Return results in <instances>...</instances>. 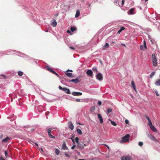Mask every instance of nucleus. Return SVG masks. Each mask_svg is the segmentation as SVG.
Listing matches in <instances>:
<instances>
[{
  "label": "nucleus",
  "mask_w": 160,
  "mask_h": 160,
  "mask_svg": "<svg viewBox=\"0 0 160 160\" xmlns=\"http://www.w3.org/2000/svg\"><path fill=\"white\" fill-rule=\"evenodd\" d=\"M155 84L157 86H160V79H158L155 83Z\"/></svg>",
  "instance_id": "b1692460"
},
{
  "label": "nucleus",
  "mask_w": 160,
  "mask_h": 160,
  "mask_svg": "<svg viewBox=\"0 0 160 160\" xmlns=\"http://www.w3.org/2000/svg\"><path fill=\"white\" fill-rule=\"evenodd\" d=\"M111 124L114 126H116L117 125V124L114 121H111Z\"/></svg>",
  "instance_id": "473e14b6"
},
{
  "label": "nucleus",
  "mask_w": 160,
  "mask_h": 160,
  "mask_svg": "<svg viewBox=\"0 0 160 160\" xmlns=\"http://www.w3.org/2000/svg\"><path fill=\"white\" fill-rule=\"evenodd\" d=\"M140 48L142 50H145L147 49L146 45H142L140 46Z\"/></svg>",
  "instance_id": "ddd939ff"
},
{
  "label": "nucleus",
  "mask_w": 160,
  "mask_h": 160,
  "mask_svg": "<svg viewBox=\"0 0 160 160\" xmlns=\"http://www.w3.org/2000/svg\"><path fill=\"white\" fill-rule=\"evenodd\" d=\"M132 158L130 156H122L121 157V160H131Z\"/></svg>",
  "instance_id": "20e7f679"
},
{
  "label": "nucleus",
  "mask_w": 160,
  "mask_h": 160,
  "mask_svg": "<svg viewBox=\"0 0 160 160\" xmlns=\"http://www.w3.org/2000/svg\"><path fill=\"white\" fill-rule=\"evenodd\" d=\"M151 41L152 42V43H153V42H152V40H151Z\"/></svg>",
  "instance_id": "774afa93"
},
{
  "label": "nucleus",
  "mask_w": 160,
  "mask_h": 160,
  "mask_svg": "<svg viewBox=\"0 0 160 160\" xmlns=\"http://www.w3.org/2000/svg\"><path fill=\"white\" fill-rule=\"evenodd\" d=\"M46 69L49 72H52V71H53L52 68L49 66H47L46 67Z\"/></svg>",
  "instance_id": "412c9836"
},
{
  "label": "nucleus",
  "mask_w": 160,
  "mask_h": 160,
  "mask_svg": "<svg viewBox=\"0 0 160 160\" xmlns=\"http://www.w3.org/2000/svg\"><path fill=\"white\" fill-rule=\"evenodd\" d=\"M75 140L77 144H78V143H79L78 138L77 137H76L75 138Z\"/></svg>",
  "instance_id": "c85d7f7f"
},
{
  "label": "nucleus",
  "mask_w": 160,
  "mask_h": 160,
  "mask_svg": "<svg viewBox=\"0 0 160 160\" xmlns=\"http://www.w3.org/2000/svg\"><path fill=\"white\" fill-rule=\"evenodd\" d=\"M97 116L98 118L99 119L100 122L101 123H103V120L101 114L100 113H98Z\"/></svg>",
  "instance_id": "0eeeda50"
},
{
  "label": "nucleus",
  "mask_w": 160,
  "mask_h": 160,
  "mask_svg": "<svg viewBox=\"0 0 160 160\" xmlns=\"http://www.w3.org/2000/svg\"><path fill=\"white\" fill-rule=\"evenodd\" d=\"M48 135L49 137L51 138H55V137L53 136L51 134V128H48Z\"/></svg>",
  "instance_id": "39448f33"
},
{
  "label": "nucleus",
  "mask_w": 160,
  "mask_h": 160,
  "mask_svg": "<svg viewBox=\"0 0 160 160\" xmlns=\"http://www.w3.org/2000/svg\"><path fill=\"white\" fill-rule=\"evenodd\" d=\"M69 82H72L75 83H77L80 82L79 81L78 79L77 78L75 79H73L69 81Z\"/></svg>",
  "instance_id": "1a4fd4ad"
},
{
  "label": "nucleus",
  "mask_w": 160,
  "mask_h": 160,
  "mask_svg": "<svg viewBox=\"0 0 160 160\" xmlns=\"http://www.w3.org/2000/svg\"><path fill=\"white\" fill-rule=\"evenodd\" d=\"M121 45L124 47H126V45L122 43Z\"/></svg>",
  "instance_id": "864d4df0"
},
{
  "label": "nucleus",
  "mask_w": 160,
  "mask_h": 160,
  "mask_svg": "<svg viewBox=\"0 0 160 160\" xmlns=\"http://www.w3.org/2000/svg\"><path fill=\"white\" fill-rule=\"evenodd\" d=\"M67 32H68V33H70V31L68 30L67 31Z\"/></svg>",
  "instance_id": "13d9d810"
},
{
  "label": "nucleus",
  "mask_w": 160,
  "mask_h": 160,
  "mask_svg": "<svg viewBox=\"0 0 160 160\" xmlns=\"http://www.w3.org/2000/svg\"><path fill=\"white\" fill-rule=\"evenodd\" d=\"M124 2H125V0H122V6L124 4Z\"/></svg>",
  "instance_id": "79ce46f5"
},
{
  "label": "nucleus",
  "mask_w": 160,
  "mask_h": 160,
  "mask_svg": "<svg viewBox=\"0 0 160 160\" xmlns=\"http://www.w3.org/2000/svg\"><path fill=\"white\" fill-rule=\"evenodd\" d=\"M1 76H3V77H4V78H6V76H5V75H2H2H1Z\"/></svg>",
  "instance_id": "4d7b16f0"
},
{
  "label": "nucleus",
  "mask_w": 160,
  "mask_h": 160,
  "mask_svg": "<svg viewBox=\"0 0 160 160\" xmlns=\"http://www.w3.org/2000/svg\"><path fill=\"white\" fill-rule=\"evenodd\" d=\"M62 148L64 150H68V148L67 147L65 142L63 143L62 146Z\"/></svg>",
  "instance_id": "9b49d317"
},
{
  "label": "nucleus",
  "mask_w": 160,
  "mask_h": 160,
  "mask_svg": "<svg viewBox=\"0 0 160 160\" xmlns=\"http://www.w3.org/2000/svg\"><path fill=\"white\" fill-rule=\"evenodd\" d=\"M70 139H72V142H73V143H75V141H74V139H73L72 138H71Z\"/></svg>",
  "instance_id": "8fccbe9b"
},
{
  "label": "nucleus",
  "mask_w": 160,
  "mask_h": 160,
  "mask_svg": "<svg viewBox=\"0 0 160 160\" xmlns=\"http://www.w3.org/2000/svg\"><path fill=\"white\" fill-rule=\"evenodd\" d=\"M51 25L54 27H55L57 25V22L54 19L53 20V21L52 22Z\"/></svg>",
  "instance_id": "dca6fc26"
},
{
  "label": "nucleus",
  "mask_w": 160,
  "mask_h": 160,
  "mask_svg": "<svg viewBox=\"0 0 160 160\" xmlns=\"http://www.w3.org/2000/svg\"><path fill=\"white\" fill-rule=\"evenodd\" d=\"M131 85H132V87H133L134 91L135 92H137V91L136 89V86H135V84L134 83V82L133 81H132V82H131Z\"/></svg>",
  "instance_id": "f8f14e48"
},
{
  "label": "nucleus",
  "mask_w": 160,
  "mask_h": 160,
  "mask_svg": "<svg viewBox=\"0 0 160 160\" xmlns=\"http://www.w3.org/2000/svg\"><path fill=\"white\" fill-rule=\"evenodd\" d=\"M129 134H127L122 138V140L120 141V142L123 143L128 142L129 140Z\"/></svg>",
  "instance_id": "f257e3e1"
},
{
  "label": "nucleus",
  "mask_w": 160,
  "mask_h": 160,
  "mask_svg": "<svg viewBox=\"0 0 160 160\" xmlns=\"http://www.w3.org/2000/svg\"><path fill=\"white\" fill-rule=\"evenodd\" d=\"M77 132L79 134H82V132L81 130L79 128H78L77 130Z\"/></svg>",
  "instance_id": "393cba45"
},
{
  "label": "nucleus",
  "mask_w": 160,
  "mask_h": 160,
  "mask_svg": "<svg viewBox=\"0 0 160 160\" xmlns=\"http://www.w3.org/2000/svg\"><path fill=\"white\" fill-rule=\"evenodd\" d=\"M35 145L37 146H38V144L36 143H35Z\"/></svg>",
  "instance_id": "69168bd1"
},
{
  "label": "nucleus",
  "mask_w": 160,
  "mask_h": 160,
  "mask_svg": "<svg viewBox=\"0 0 160 160\" xmlns=\"http://www.w3.org/2000/svg\"><path fill=\"white\" fill-rule=\"evenodd\" d=\"M152 60L153 65L154 67H156L157 65V59L156 58L155 54H153L152 56Z\"/></svg>",
  "instance_id": "f03ea898"
},
{
  "label": "nucleus",
  "mask_w": 160,
  "mask_h": 160,
  "mask_svg": "<svg viewBox=\"0 0 160 160\" xmlns=\"http://www.w3.org/2000/svg\"><path fill=\"white\" fill-rule=\"evenodd\" d=\"M5 156L6 157H7V155L8 154V152H7V151H5Z\"/></svg>",
  "instance_id": "09e8293b"
},
{
  "label": "nucleus",
  "mask_w": 160,
  "mask_h": 160,
  "mask_svg": "<svg viewBox=\"0 0 160 160\" xmlns=\"http://www.w3.org/2000/svg\"><path fill=\"white\" fill-rule=\"evenodd\" d=\"M146 45V42L145 41H144V45Z\"/></svg>",
  "instance_id": "bf43d9fd"
},
{
  "label": "nucleus",
  "mask_w": 160,
  "mask_h": 160,
  "mask_svg": "<svg viewBox=\"0 0 160 160\" xmlns=\"http://www.w3.org/2000/svg\"><path fill=\"white\" fill-rule=\"evenodd\" d=\"M52 73L53 74H54L55 75H56L57 76H59L58 74L57 73L54 71H52Z\"/></svg>",
  "instance_id": "f704fd0d"
},
{
  "label": "nucleus",
  "mask_w": 160,
  "mask_h": 160,
  "mask_svg": "<svg viewBox=\"0 0 160 160\" xmlns=\"http://www.w3.org/2000/svg\"><path fill=\"white\" fill-rule=\"evenodd\" d=\"M155 92L156 95L157 96H159V94L158 93V91H155Z\"/></svg>",
  "instance_id": "c03bdc74"
},
{
  "label": "nucleus",
  "mask_w": 160,
  "mask_h": 160,
  "mask_svg": "<svg viewBox=\"0 0 160 160\" xmlns=\"http://www.w3.org/2000/svg\"><path fill=\"white\" fill-rule=\"evenodd\" d=\"M55 16L56 17L58 16V14H56Z\"/></svg>",
  "instance_id": "0e129e2a"
},
{
  "label": "nucleus",
  "mask_w": 160,
  "mask_h": 160,
  "mask_svg": "<svg viewBox=\"0 0 160 160\" xmlns=\"http://www.w3.org/2000/svg\"><path fill=\"white\" fill-rule=\"evenodd\" d=\"M134 9L133 8H131L128 12V14L129 15H132L134 14L133 12L134 11Z\"/></svg>",
  "instance_id": "4468645a"
},
{
  "label": "nucleus",
  "mask_w": 160,
  "mask_h": 160,
  "mask_svg": "<svg viewBox=\"0 0 160 160\" xmlns=\"http://www.w3.org/2000/svg\"><path fill=\"white\" fill-rule=\"evenodd\" d=\"M80 14V12L77 11L76 12V14H75V17L77 18L78 17Z\"/></svg>",
  "instance_id": "bb28decb"
},
{
  "label": "nucleus",
  "mask_w": 160,
  "mask_h": 160,
  "mask_svg": "<svg viewBox=\"0 0 160 160\" xmlns=\"http://www.w3.org/2000/svg\"><path fill=\"white\" fill-rule=\"evenodd\" d=\"M143 145V142H138V145L140 146L141 147Z\"/></svg>",
  "instance_id": "c9c22d12"
},
{
  "label": "nucleus",
  "mask_w": 160,
  "mask_h": 160,
  "mask_svg": "<svg viewBox=\"0 0 160 160\" xmlns=\"http://www.w3.org/2000/svg\"><path fill=\"white\" fill-rule=\"evenodd\" d=\"M111 43H115V42H113V41H112V42H111Z\"/></svg>",
  "instance_id": "052dcab7"
},
{
  "label": "nucleus",
  "mask_w": 160,
  "mask_h": 160,
  "mask_svg": "<svg viewBox=\"0 0 160 160\" xmlns=\"http://www.w3.org/2000/svg\"><path fill=\"white\" fill-rule=\"evenodd\" d=\"M70 71V72H72V70H69V69H68V70H67V71Z\"/></svg>",
  "instance_id": "6e6d98bb"
},
{
  "label": "nucleus",
  "mask_w": 160,
  "mask_h": 160,
  "mask_svg": "<svg viewBox=\"0 0 160 160\" xmlns=\"http://www.w3.org/2000/svg\"><path fill=\"white\" fill-rule=\"evenodd\" d=\"M66 75L68 77H72V73L70 72H66Z\"/></svg>",
  "instance_id": "4be33fe9"
},
{
  "label": "nucleus",
  "mask_w": 160,
  "mask_h": 160,
  "mask_svg": "<svg viewBox=\"0 0 160 160\" xmlns=\"http://www.w3.org/2000/svg\"><path fill=\"white\" fill-rule=\"evenodd\" d=\"M125 122L126 124H128L129 123V121L127 119H126L125 121Z\"/></svg>",
  "instance_id": "a19ab883"
},
{
  "label": "nucleus",
  "mask_w": 160,
  "mask_h": 160,
  "mask_svg": "<svg viewBox=\"0 0 160 160\" xmlns=\"http://www.w3.org/2000/svg\"><path fill=\"white\" fill-rule=\"evenodd\" d=\"M58 88L60 90H62L63 91V90H64V88H63L62 87L60 86H59V88Z\"/></svg>",
  "instance_id": "ea45409f"
},
{
  "label": "nucleus",
  "mask_w": 160,
  "mask_h": 160,
  "mask_svg": "<svg viewBox=\"0 0 160 160\" xmlns=\"http://www.w3.org/2000/svg\"><path fill=\"white\" fill-rule=\"evenodd\" d=\"M72 94L75 96H78L81 95L82 93L80 92H73L72 93Z\"/></svg>",
  "instance_id": "423d86ee"
},
{
  "label": "nucleus",
  "mask_w": 160,
  "mask_h": 160,
  "mask_svg": "<svg viewBox=\"0 0 160 160\" xmlns=\"http://www.w3.org/2000/svg\"><path fill=\"white\" fill-rule=\"evenodd\" d=\"M55 152L56 154V155H58L59 154L60 151L58 149H55Z\"/></svg>",
  "instance_id": "a878e982"
},
{
  "label": "nucleus",
  "mask_w": 160,
  "mask_h": 160,
  "mask_svg": "<svg viewBox=\"0 0 160 160\" xmlns=\"http://www.w3.org/2000/svg\"><path fill=\"white\" fill-rule=\"evenodd\" d=\"M98 104L99 105H100L102 104V102L101 101H99L98 102Z\"/></svg>",
  "instance_id": "49530a36"
},
{
  "label": "nucleus",
  "mask_w": 160,
  "mask_h": 160,
  "mask_svg": "<svg viewBox=\"0 0 160 160\" xmlns=\"http://www.w3.org/2000/svg\"><path fill=\"white\" fill-rule=\"evenodd\" d=\"M78 124H79V125H82V124H81V123H78Z\"/></svg>",
  "instance_id": "e2e57ef3"
},
{
  "label": "nucleus",
  "mask_w": 160,
  "mask_h": 160,
  "mask_svg": "<svg viewBox=\"0 0 160 160\" xmlns=\"http://www.w3.org/2000/svg\"><path fill=\"white\" fill-rule=\"evenodd\" d=\"M112 111V109L111 108H108L107 110V113H109Z\"/></svg>",
  "instance_id": "5701e85b"
},
{
  "label": "nucleus",
  "mask_w": 160,
  "mask_h": 160,
  "mask_svg": "<svg viewBox=\"0 0 160 160\" xmlns=\"http://www.w3.org/2000/svg\"><path fill=\"white\" fill-rule=\"evenodd\" d=\"M0 160H5V159L3 158L2 157L0 158Z\"/></svg>",
  "instance_id": "603ef678"
},
{
  "label": "nucleus",
  "mask_w": 160,
  "mask_h": 160,
  "mask_svg": "<svg viewBox=\"0 0 160 160\" xmlns=\"http://www.w3.org/2000/svg\"><path fill=\"white\" fill-rule=\"evenodd\" d=\"M65 155L67 157H70V156L66 152L65 153Z\"/></svg>",
  "instance_id": "37998d69"
},
{
  "label": "nucleus",
  "mask_w": 160,
  "mask_h": 160,
  "mask_svg": "<svg viewBox=\"0 0 160 160\" xmlns=\"http://www.w3.org/2000/svg\"><path fill=\"white\" fill-rule=\"evenodd\" d=\"M145 117L148 119V121H151L150 118L148 116H146Z\"/></svg>",
  "instance_id": "58836bf2"
},
{
  "label": "nucleus",
  "mask_w": 160,
  "mask_h": 160,
  "mask_svg": "<svg viewBox=\"0 0 160 160\" xmlns=\"http://www.w3.org/2000/svg\"><path fill=\"white\" fill-rule=\"evenodd\" d=\"M78 147L81 148H83V145L81 144L79 142L78 144Z\"/></svg>",
  "instance_id": "72a5a7b5"
},
{
  "label": "nucleus",
  "mask_w": 160,
  "mask_h": 160,
  "mask_svg": "<svg viewBox=\"0 0 160 160\" xmlns=\"http://www.w3.org/2000/svg\"><path fill=\"white\" fill-rule=\"evenodd\" d=\"M148 137L150 138L152 140L155 141L156 140V138L152 135H148Z\"/></svg>",
  "instance_id": "f3484780"
},
{
  "label": "nucleus",
  "mask_w": 160,
  "mask_h": 160,
  "mask_svg": "<svg viewBox=\"0 0 160 160\" xmlns=\"http://www.w3.org/2000/svg\"><path fill=\"white\" fill-rule=\"evenodd\" d=\"M75 146L74 145H73V146L72 147H71V149H73L74 148H75Z\"/></svg>",
  "instance_id": "de8ad7c7"
},
{
  "label": "nucleus",
  "mask_w": 160,
  "mask_h": 160,
  "mask_svg": "<svg viewBox=\"0 0 160 160\" xmlns=\"http://www.w3.org/2000/svg\"><path fill=\"white\" fill-rule=\"evenodd\" d=\"M148 125L150 127L153 126L152 125V122L151 121H148Z\"/></svg>",
  "instance_id": "e433bc0d"
},
{
  "label": "nucleus",
  "mask_w": 160,
  "mask_h": 160,
  "mask_svg": "<svg viewBox=\"0 0 160 160\" xmlns=\"http://www.w3.org/2000/svg\"><path fill=\"white\" fill-rule=\"evenodd\" d=\"M155 72L154 71H153L152 72L150 75V77L151 78H152V77L155 74Z\"/></svg>",
  "instance_id": "c756f323"
},
{
  "label": "nucleus",
  "mask_w": 160,
  "mask_h": 160,
  "mask_svg": "<svg viewBox=\"0 0 160 160\" xmlns=\"http://www.w3.org/2000/svg\"><path fill=\"white\" fill-rule=\"evenodd\" d=\"M70 48L72 49V50H74V48L73 47H70Z\"/></svg>",
  "instance_id": "5fc2aeb1"
},
{
  "label": "nucleus",
  "mask_w": 160,
  "mask_h": 160,
  "mask_svg": "<svg viewBox=\"0 0 160 160\" xmlns=\"http://www.w3.org/2000/svg\"><path fill=\"white\" fill-rule=\"evenodd\" d=\"M80 100H81L80 99H76V101L77 102H80Z\"/></svg>",
  "instance_id": "3c124183"
},
{
  "label": "nucleus",
  "mask_w": 160,
  "mask_h": 160,
  "mask_svg": "<svg viewBox=\"0 0 160 160\" xmlns=\"http://www.w3.org/2000/svg\"><path fill=\"white\" fill-rule=\"evenodd\" d=\"M109 45L108 43H106V44L104 46V47L108 48L109 47Z\"/></svg>",
  "instance_id": "4c0bfd02"
},
{
  "label": "nucleus",
  "mask_w": 160,
  "mask_h": 160,
  "mask_svg": "<svg viewBox=\"0 0 160 160\" xmlns=\"http://www.w3.org/2000/svg\"><path fill=\"white\" fill-rule=\"evenodd\" d=\"M92 70L94 72H98V70L96 67L93 68H92Z\"/></svg>",
  "instance_id": "7c9ffc66"
},
{
  "label": "nucleus",
  "mask_w": 160,
  "mask_h": 160,
  "mask_svg": "<svg viewBox=\"0 0 160 160\" xmlns=\"http://www.w3.org/2000/svg\"><path fill=\"white\" fill-rule=\"evenodd\" d=\"M96 78L100 81H102V75L100 73H98L96 75Z\"/></svg>",
  "instance_id": "7ed1b4c3"
},
{
  "label": "nucleus",
  "mask_w": 160,
  "mask_h": 160,
  "mask_svg": "<svg viewBox=\"0 0 160 160\" xmlns=\"http://www.w3.org/2000/svg\"><path fill=\"white\" fill-rule=\"evenodd\" d=\"M10 138L8 137H7L6 138L3 139L2 140V142H8V141L9 140Z\"/></svg>",
  "instance_id": "a211bd4d"
},
{
  "label": "nucleus",
  "mask_w": 160,
  "mask_h": 160,
  "mask_svg": "<svg viewBox=\"0 0 160 160\" xmlns=\"http://www.w3.org/2000/svg\"><path fill=\"white\" fill-rule=\"evenodd\" d=\"M107 147L108 148V149H109V147L108 146H107Z\"/></svg>",
  "instance_id": "680f3d73"
},
{
  "label": "nucleus",
  "mask_w": 160,
  "mask_h": 160,
  "mask_svg": "<svg viewBox=\"0 0 160 160\" xmlns=\"http://www.w3.org/2000/svg\"><path fill=\"white\" fill-rule=\"evenodd\" d=\"M155 18H156V19H157V18H158V19H159V20H160V15H159L158 16H157V18H156V17H155Z\"/></svg>",
  "instance_id": "a18cd8bd"
},
{
  "label": "nucleus",
  "mask_w": 160,
  "mask_h": 160,
  "mask_svg": "<svg viewBox=\"0 0 160 160\" xmlns=\"http://www.w3.org/2000/svg\"><path fill=\"white\" fill-rule=\"evenodd\" d=\"M88 76L92 77L93 75V72L90 69L88 70L86 72Z\"/></svg>",
  "instance_id": "6e6552de"
},
{
  "label": "nucleus",
  "mask_w": 160,
  "mask_h": 160,
  "mask_svg": "<svg viewBox=\"0 0 160 160\" xmlns=\"http://www.w3.org/2000/svg\"><path fill=\"white\" fill-rule=\"evenodd\" d=\"M68 127L72 130L74 129V126L71 122H68Z\"/></svg>",
  "instance_id": "9d476101"
},
{
  "label": "nucleus",
  "mask_w": 160,
  "mask_h": 160,
  "mask_svg": "<svg viewBox=\"0 0 160 160\" xmlns=\"http://www.w3.org/2000/svg\"><path fill=\"white\" fill-rule=\"evenodd\" d=\"M76 27H71L70 28V30L72 32H73L76 30Z\"/></svg>",
  "instance_id": "cd10ccee"
},
{
  "label": "nucleus",
  "mask_w": 160,
  "mask_h": 160,
  "mask_svg": "<svg viewBox=\"0 0 160 160\" xmlns=\"http://www.w3.org/2000/svg\"><path fill=\"white\" fill-rule=\"evenodd\" d=\"M18 74L19 76H21L22 75L23 72L22 71H19L18 72Z\"/></svg>",
  "instance_id": "2f4dec72"
},
{
  "label": "nucleus",
  "mask_w": 160,
  "mask_h": 160,
  "mask_svg": "<svg viewBox=\"0 0 160 160\" xmlns=\"http://www.w3.org/2000/svg\"><path fill=\"white\" fill-rule=\"evenodd\" d=\"M63 91L68 94H70L71 93L70 90L67 88H64Z\"/></svg>",
  "instance_id": "2eb2a0df"
},
{
  "label": "nucleus",
  "mask_w": 160,
  "mask_h": 160,
  "mask_svg": "<svg viewBox=\"0 0 160 160\" xmlns=\"http://www.w3.org/2000/svg\"><path fill=\"white\" fill-rule=\"evenodd\" d=\"M78 160H84V159H79Z\"/></svg>",
  "instance_id": "338daca9"
},
{
  "label": "nucleus",
  "mask_w": 160,
  "mask_h": 160,
  "mask_svg": "<svg viewBox=\"0 0 160 160\" xmlns=\"http://www.w3.org/2000/svg\"><path fill=\"white\" fill-rule=\"evenodd\" d=\"M150 128L154 132H156L157 131V130L155 128V127L153 126H152L151 127H150Z\"/></svg>",
  "instance_id": "aec40b11"
},
{
  "label": "nucleus",
  "mask_w": 160,
  "mask_h": 160,
  "mask_svg": "<svg viewBox=\"0 0 160 160\" xmlns=\"http://www.w3.org/2000/svg\"><path fill=\"white\" fill-rule=\"evenodd\" d=\"M125 29V28H124V27H122V26L120 27L119 30L118 31V32L117 33L118 34H120L121 32L123 30H124Z\"/></svg>",
  "instance_id": "6ab92c4d"
}]
</instances>
